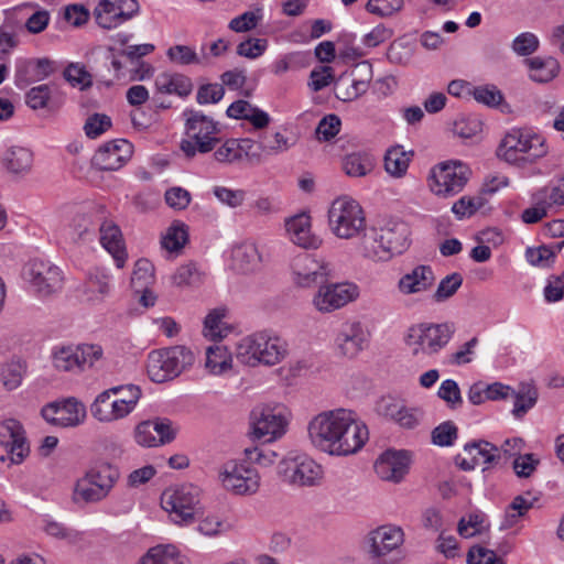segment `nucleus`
<instances>
[{
    "label": "nucleus",
    "mask_w": 564,
    "mask_h": 564,
    "mask_svg": "<svg viewBox=\"0 0 564 564\" xmlns=\"http://www.w3.org/2000/svg\"><path fill=\"white\" fill-rule=\"evenodd\" d=\"M307 440L313 448L332 457L359 453L369 440V430L358 413L349 408L319 411L307 422Z\"/></svg>",
    "instance_id": "obj_1"
},
{
    "label": "nucleus",
    "mask_w": 564,
    "mask_h": 564,
    "mask_svg": "<svg viewBox=\"0 0 564 564\" xmlns=\"http://www.w3.org/2000/svg\"><path fill=\"white\" fill-rule=\"evenodd\" d=\"M546 137L533 127H512L500 139L497 158L508 165L525 169L549 155Z\"/></svg>",
    "instance_id": "obj_2"
},
{
    "label": "nucleus",
    "mask_w": 564,
    "mask_h": 564,
    "mask_svg": "<svg viewBox=\"0 0 564 564\" xmlns=\"http://www.w3.org/2000/svg\"><path fill=\"white\" fill-rule=\"evenodd\" d=\"M455 332V325L451 322L412 324L403 333V349L414 361L434 358L452 341Z\"/></svg>",
    "instance_id": "obj_3"
},
{
    "label": "nucleus",
    "mask_w": 564,
    "mask_h": 564,
    "mask_svg": "<svg viewBox=\"0 0 564 564\" xmlns=\"http://www.w3.org/2000/svg\"><path fill=\"white\" fill-rule=\"evenodd\" d=\"M204 490L194 484L166 487L160 496V507L169 520L180 528L191 527L203 513Z\"/></svg>",
    "instance_id": "obj_4"
},
{
    "label": "nucleus",
    "mask_w": 564,
    "mask_h": 564,
    "mask_svg": "<svg viewBox=\"0 0 564 564\" xmlns=\"http://www.w3.org/2000/svg\"><path fill=\"white\" fill-rule=\"evenodd\" d=\"M235 355L237 360L246 366L272 367L288 357L289 344L276 334L258 332L241 338L236 345Z\"/></svg>",
    "instance_id": "obj_5"
},
{
    "label": "nucleus",
    "mask_w": 564,
    "mask_h": 564,
    "mask_svg": "<svg viewBox=\"0 0 564 564\" xmlns=\"http://www.w3.org/2000/svg\"><path fill=\"white\" fill-rule=\"evenodd\" d=\"M327 225L330 234L337 239H356L367 229L366 212L355 198L339 196L328 207Z\"/></svg>",
    "instance_id": "obj_6"
},
{
    "label": "nucleus",
    "mask_w": 564,
    "mask_h": 564,
    "mask_svg": "<svg viewBox=\"0 0 564 564\" xmlns=\"http://www.w3.org/2000/svg\"><path fill=\"white\" fill-rule=\"evenodd\" d=\"M282 482L294 488L319 487L325 479L323 465L306 453L291 451L276 465Z\"/></svg>",
    "instance_id": "obj_7"
},
{
    "label": "nucleus",
    "mask_w": 564,
    "mask_h": 564,
    "mask_svg": "<svg viewBox=\"0 0 564 564\" xmlns=\"http://www.w3.org/2000/svg\"><path fill=\"white\" fill-rule=\"evenodd\" d=\"M291 411L283 404H262L256 406L249 416V436L262 443L281 440L289 430Z\"/></svg>",
    "instance_id": "obj_8"
},
{
    "label": "nucleus",
    "mask_w": 564,
    "mask_h": 564,
    "mask_svg": "<svg viewBox=\"0 0 564 564\" xmlns=\"http://www.w3.org/2000/svg\"><path fill=\"white\" fill-rule=\"evenodd\" d=\"M119 477L120 471L112 464L107 462L95 464L76 480L73 499L85 503L102 501L109 496Z\"/></svg>",
    "instance_id": "obj_9"
},
{
    "label": "nucleus",
    "mask_w": 564,
    "mask_h": 564,
    "mask_svg": "<svg viewBox=\"0 0 564 564\" xmlns=\"http://www.w3.org/2000/svg\"><path fill=\"white\" fill-rule=\"evenodd\" d=\"M471 176L469 165L460 160H446L433 165L426 176L432 195L446 199L459 194Z\"/></svg>",
    "instance_id": "obj_10"
},
{
    "label": "nucleus",
    "mask_w": 564,
    "mask_h": 564,
    "mask_svg": "<svg viewBox=\"0 0 564 564\" xmlns=\"http://www.w3.org/2000/svg\"><path fill=\"white\" fill-rule=\"evenodd\" d=\"M404 541L405 533L400 525L386 523L367 533L365 547L372 563L398 564Z\"/></svg>",
    "instance_id": "obj_11"
},
{
    "label": "nucleus",
    "mask_w": 564,
    "mask_h": 564,
    "mask_svg": "<svg viewBox=\"0 0 564 564\" xmlns=\"http://www.w3.org/2000/svg\"><path fill=\"white\" fill-rule=\"evenodd\" d=\"M185 133L181 141V150L187 158L197 153H207L215 149L218 143V123L199 111L184 112Z\"/></svg>",
    "instance_id": "obj_12"
},
{
    "label": "nucleus",
    "mask_w": 564,
    "mask_h": 564,
    "mask_svg": "<svg viewBox=\"0 0 564 564\" xmlns=\"http://www.w3.org/2000/svg\"><path fill=\"white\" fill-rule=\"evenodd\" d=\"M194 362L193 352L182 346L156 349L149 352L147 373L153 382H165L182 373Z\"/></svg>",
    "instance_id": "obj_13"
},
{
    "label": "nucleus",
    "mask_w": 564,
    "mask_h": 564,
    "mask_svg": "<svg viewBox=\"0 0 564 564\" xmlns=\"http://www.w3.org/2000/svg\"><path fill=\"white\" fill-rule=\"evenodd\" d=\"M221 487L231 495L249 497L256 495L261 487V476L247 459H230L218 470Z\"/></svg>",
    "instance_id": "obj_14"
},
{
    "label": "nucleus",
    "mask_w": 564,
    "mask_h": 564,
    "mask_svg": "<svg viewBox=\"0 0 564 564\" xmlns=\"http://www.w3.org/2000/svg\"><path fill=\"white\" fill-rule=\"evenodd\" d=\"M22 279L29 290L40 297H48L62 290L64 273L46 259H32L22 270Z\"/></svg>",
    "instance_id": "obj_15"
},
{
    "label": "nucleus",
    "mask_w": 564,
    "mask_h": 564,
    "mask_svg": "<svg viewBox=\"0 0 564 564\" xmlns=\"http://www.w3.org/2000/svg\"><path fill=\"white\" fill-rule=\"evenodd\" d=\"M359 296L360 289L354 282H328L317 288L312 305L318 313L327 314L355 302Z\"/></svg>",
    "instance_id": "obj_16"
},
{
    "label": "nucleus",
    "mask_w": 564,
    "mask_h": 564,
    "mask_svg": "<svg viewBox=\"0 0 564 564\" xmlns=\"http://www.w3.org/2000/svg\"><path fill=\"white\" fill-rule=\"evenodd\" d=\"M140 12L138 0H98L93 17L104 30H113L135 18Z\"/></svg>",
    "instance_id": "obj_17"
},
{
    "label": "nucleus",
    "mask_w": 564,
    "mask_h": 564,
    "mask_svg": "<svg viewBox=\"0 0 564 564\" xmlns=\"http://www.w3.org/2000/svg\"><path fill=\"white\" fill-rule=\"evenodd\" d=\"M291 275L297 288L312 289L318 282L327 280L332 275V268L325 259L304 253L293 259Z\"/></svg>",
    "instance_id": "obj_18"
},
{
    "label": "nucleus",
    "mask_w": 564,
    "mask_h": 564,
    "mask_svg": "<svg viewBox=\"0 0 564 564\" xmlns=\"http://www.w3.org/2000/svg\"><path fill=\"white\" fill-rule=\"evenodd\" d=\"M41 414L52 425L76 427L85 422L87 411L83 402L70 397L44 405Z\"/></svg>",
    "instance_id": "obj_19"
},
{
    "label": "nucleus",
    "mask_w": 564,
    "mask_h": 564,
    "mask_svg": "<svg viewBox=\"0 0 564 564\" xmlns=\"http://www.w3.org/2000/svg\"><path fill=\"white\" fill-rule=\"evenodd\" d=\"M370 341V332L360 321H346L334 337L338 355L352 359L364 351Z\"/></svg>",
    "instance_id": "obj_20"
},
{
    "label": "nucleus",
    "mask_w": 564,
    "mask_h": 564,
    "mask_svg": "<svg viewBox=\"0 0 564 564\" xmlns=\"http://www.w3.org/2000/svg\"><path fill=\"white\" fill-rule=\"evenodd\" d=\"M263 256L252 240L235 243L226 253V267L236 274H253L262 269Z\"/></svg>",
    "instance_id": "obj_21"
},
{
    "label": "nucleus",
    "mask_w": 564,
    "mask_h": 564,
    "mask_svg": "<svg viewBox=\"0 0 564 564\" xmlns=\"http://www.w3.org/2000/svg\"><path fill=\"white\" fill-rule=\"evenodd\" d=\"M176 430L166 419L145 420L138 423L133 430V440L143 448L166 445L174 441Z\"/></svg>",
    "instance_id": "obj_22"
},
{
    "label": "nucleus",
    "mask_w": 564,
    "mask_h": 564,
    "mask_svg": "<svg viewBox=\"0 0 564 564\" xmlns=\"http://www.w3.org/2000/svg\"><path fill=\"white\" fill-rule=\"evenodd\" d=\"M285 237L299 248L317 250L323 238L313 231L312 216L306 212L294 214L284 220Z\"/></svg>",
    "instance_id": "obj_23"
},
{
    "label": "nucleus",
    "mask_w": 564,
    "mask_h": 564,
    "mask_svg": "<svg viewBox=\"0 0 564 564\" xmlns=\"http://www.w3.org/2000/svg\"><path fill=\"white\" fill-rule=\"evenodd\" d=\"M412 453L405 449H387L375 463L377 476L393 484L401 482L409 474Z\"/></svg>",
    "instance_id": "obj_24"
},
{
    "label": "nucleus",
    "mask_w": 564,
    "mask_h": 564,
    "mask_svg": "<svg viewBox=\"0 0 564 564\" xmlns=\"http://www.w3.org/2000/svg\"><path fill=\"white\" fill-rule=\"evenodd\" d=\"M435 281L436 276L431 265L415 264L400 275L397 290L402 296H420L430 292Z\"/></svg>",
    "instance_id": "obj_25"
},
{
    "label": "nucleus",
    "mask_w": 564,
    "mask_h": 564,
    "mask_svg": "<svg viewBox=\"0 0 564 564\" xmlns=\"http://www.w3.org/2000/svg\"><path fill=\"white\" fill-rule=\"evenodd\" d=\"M0 446L9 454L12 464H21L30 453L23 426L18 420L6 419L0 422Z\"/></svg>",
    "instance_id": "obj_26"
},
{
    "label": "nucleus",
    "mask_w": 564,
    "mask_h": 564,
    "mask_svg": "<svg viewBox=\"0 0 564 564\" xmlns=\"http://www.w3.org/2000/svg\"><path fill=\"white\" fill-rule=\"evenodd\" d=\"M133 145L126 139H116L104 143L95 153L94 164L105 171H117L131 159Z\"/></svg>",
    "instance_id": "obj_27"
},
{
    "label": "nucleus",
    "mask_w": 564,
    "mask_h": 564,
    "mask_svg": "<svg viewBox=\"0 0 564 564\" xmlns=\"http://www.w3.org/2000/svg\"><path fill=\"white\" fill-rule=\"evenodd\" d=\"M90 413L95 420L105 424L121 421L131 414L123 402L110 392V388L96 395L90 404Z\"/></svg>",
    "instance_id": "obj_28"
},
{
    "label": "nucleus",
    "mask_w": 564,
    "mask_h": 564,
    "mask_svg": "<svg viewBox=\"0 0 564 564\" xmlns=\"http://www.w3.org/2000/svg\"><path fill=\"white\" fill-rule=\"evenodd\" d=\"M380 241L384 246L387 260L400 256L410 247V228L405 223L399 221L379 229Z\"/></svg>",
    "instance_id": "obj_29"
},
{
    "label": "nucleus",
    "mask_w": 564,
    "mask_h": 564,
    "mask_svg": "<svg viewBox=\"0 0 564 564\" xmlns=\"http://www.w3.org/2000/svg\"><path fill=\"white\" fill-rule=\"evenodd\" d=\"M100 243L111 254L117 268H123L127 260V250L122 232L112 220H102L100 228Z\"/></svg>",
    "instance_id": "obj_30"
},
{
    "label": "nucleus",
    "mask_w": 564,
    "mask_h": 564,
    "mask_svg": "<svg viewBox=\"0 0 564 564\" xmlns=\"http://www.w3.org/2000/svg\"><path fill=\"white\" fill-rule=\"evenodd\" d=\"M500 456V449L487 441H479L466 444L460 467L465 470L474 469L477 466L489 465Z\"/></svg>",
    "instance_id": "obj_31"
},
{
    "label": "nucleus",
    "mask_w": 564,
    "mask_h": 564,
    "mask_svg": "<svg viewBox=\"0 0 564 564\" xmlns=\"http://www.w3.org/2000/svg\"><path fill=\"white\" fill-rule=\"evenodd\" d=\"M204 366L212 376L228 377L236 373L234 356L224 345H213L206 349Z\"/></svg>",
    "instance_id": "obj_32"
},
{
    "label": "nucleus",
    "mask_w": 564,
    "mask_h": 564,
    "mask_svg": "<svg viewBox=\"0 0 564 564\" xmlns=\"http://www.w3.org/2000/svg\"><path fill=\"white\" fill-rule=\"evenodd\" d=\"M256 142L249 138L228 139L214 152L217 162L231 164L252 156Z\"/></svg>",
    "instance_id": "obj_33"
},
{
    "label": "nucleus",
    "mask_w": 564,
    "mask_h": 564,
    "mask_svg": "<svg viewBox=\"0 0 564 564\" xmlns=\"http://www.w3.org/2000/svg\"><path fill=\"white\" fill-rule=\"evenodd\" d=\"M352 75L354 78L350 80L349 85H347L345 91H343L346 85L345 79H341L337 86V96L345 101L354 100L367 91L372 77V67L368 62H362L356 65Z\"/></svg>",
    "instance_id": "obj_34"
},
{
    "label": "nucleus",
    "mask_w": 564,
    "mask_h": 564,
    "mask_svg": "<svg viewBox=\"0 0 564 564\" xmlns=\"http://www.w3.org/2000/svg\"><path fill=\"white\" fill-rule=\"evenodd\" d=\"M106 209L104 206H94L88 210L76 212L67 224V234L72 240L83 239L94 229V217L104 218Z\"/></svg>",
    "instance_id": "obj_35"
},
{
    "label": "nucleus",
    "mask_w": 564,
    "mask_h": 564,
    "mask_svg": "<svg viewBox=\"0 0 564 564\" xmlns=\"http://www.w3.org/2000/svg\"><path fill=\"white\" fill-rule=\"evenodd\" d=\"M196 531L206 538H218L228 533L232 525L227 517L218 511H206L203 503V513L196 520Z\"/></svg>",
    "instance_id": "obj_36"
},
{
    "label": "nucleus",
    "mask_w": 564,
    "mask_h": 564,
    "mask_svg": "<svg viewBox=\"0 0 564 564\" xmlns=\"http://www.w3.org/2000/svg\"><path fill=\"white\" fill-rule=\"evenodd\" d=\"M1 161L9 173L25 175L32 170L34 154L29 148L13 145L6 150Z\"/></svg>",
    "instance_id": "obj_37"
},
{
    "label": "nucleus",
    "mask_w": 564,
    "mask_h": 564,
    "mask_svg": "<svg viewBox=\"0 0 564 564\" xmlns=\"http://www.w3.org/2000/svg\"><path fill=\"white\" fill-rule=\"evenodd\" d=\"M77 350L76 344H57L53 346L50 352L53 368L59 372H80Z\"/></svg>",
    "instance_id": "obj_38"
},
{
    "label": "nucleus",
    "mask_w": 564,
    "mask_h": 564,
    "mask_svg": "<svg viewBox=\"0 0 564 564\" xmlns=\"http://www.w3.org/2000/svg\"><path fill=\"white\" fill-rule=\"evenodd\" d=\"M227 116L237 120H247L256 129H263L270 123V116L268 112L242 99L232 102L227 108Z\"/></svg>",
    "instance_id": "obj_39"
},
{
    "label": "nucleus",
    "mask_w": 564,
    "mask_h": 564,
    "mask_svg": "<svg viewBox=\"0 0 564 564\" xmlns=\"http://www.w3.org/2000/svg\"><path fill=\"white\" fill-rule=\"evenodd\" d=\"M529 77L536 83H549L560 73L558 61L553 56H534L525 59Z\"/></svg>",
    "instance_id": "obj_40"
},
{
    "label": "nucleus",
    "mask_w": 564,
    "mask_h": 564,
    "mask_svg": "<svg viewBox=\"0 0 564 564\" xmlns=\"http://www.w3.org/2000/svg\"><path fill=\"white\" fill-rule=\"evenodd\" d=\"M356 252L364 259L372 262H387L384 246L380 241V235L377 229L365 231L357 238Z\"/></svg>",
    "instance_id": "obj_41"
},
{
    "label": "nucleus",
    "mask_w": 564,
    "mask_h": 564,
    "mask_svg": "<svg viewBox=\"0 0 564 564\" xmlns=\"http://www.w3.org/2000/svg\"><path fill=\"white\" fill-rule=\"evenodd\" d=\"M154 85L160 94L178 96H187L193 88L188 77L173 72L160 73L155 77Z\"/></svg>",
    "instance_id": "obj_42"
},
{
    "label": "nucleus",
    "mask_w": 564,
    "mask_h": 564,
    "mask_svg": "<svg viewBox=\"0 0 564 564\" xmlns=\"http://www.w3.org/2000/svg\"><path fill=\"white\" fill-rule=\"evenodd\" d=\"M412 152L405 151L401 145H394L387 150L384 154V170L393 178L403 177L412 161Z\"/></svg>",
    "instance_id": "obj_43"
},
{
    "label": "nucleus",
    "mask_w": 564,
    "mask_h": 564,
    "mask_svg": "<svg viewBox=\"0 0 564 564\" xmlns=\"http://www.w3.org/2000/svg\"><path fill=\"white\" fill-rule=\"evenodd\" d=\"M490 523L486 513L474 510L460 518L457 532L464 539H471L488 532Z\"/></svg>",
    "instance_id": "obj_44"
},
{
    "label": "nucleus",
    "mask_w": 564,
    "mask_h": 564,
    "mask_svg": "<svg viewBox=\"0 0 564 564\" xmlns=\"http://www.w3.org/2000/svg\"><path fill=\"white\" fill-rule=\"evenodd\" d=\"M226 318L227 310L225 307L212 310L204 319V337L210 340H218L226 337L231 330Z\"/></svg>",
    "instance_id": "obj_45"
},
{
    "label": "nucleus",
    "mask_w": 564,
    "mask_h": 564,
    "mask_svg": "<svg viewBox=\"0 0 564 564\" xmlns=\"http://www.w3.org/2000/svg\"><path fill=\"white\" fill-rule=\"evenodd\" d=\"M138 564H185L184 557L174 544H159L148 550Z\"/></svg>",
    "instance_id": "obj_46"
},
{
    "label": "nucleus",
    "mask_w": 564,
    "mask_h": 564,
    "mask_svg": "<svg viewBox=\"0 0 564 564\" xmlns=\"http://www.w3.org/2000/svg\"><path fill=\"white\" fill-rule=\"evenodd\" d=\"M375 167L373 159L370 154L364 152H354L343 159V170L351 177H362L368 175Z\"/></svg>",
    "instance_id": "obj_47"
},
{
    "label": "nucleus",
    "mask_w": 564,
    "mask_h": 564,
    "mask_svg": "<svg viewBox=\"0 0 564 564\" xmlns=\"http://www.w3.org/2000/svg\"><path fill=\"white\" fill-rule=\"evenodd\" d=\"M188 239L187 226L181 221H174L161 236V247L165 251L178 252Z\"/></svg>",
    "instance_id": "obj_48"
},
{
    "label": "nucleus",
    "mask_w": 564,
    "mask_h": 564,
    "mask_svg": "<svg viewBox=\"0 0 564 564\" xmlns=\"http://www.w3.org/2000/svg\"><path fill=\"white\" fill-rule=\"evenodd\" d=\"M37 525L47 535L65 540L68 543H76L80 539V534L77 531L65 527L63 523L57 522L50 516H42L37 520Z\"/></svg>",
    "instance_id": "obj_49"
},
{
    "label": "nucleus",
    "mask_w": 564,
    "mask_h": 564,
    "mask_svg": "<svg viewBox=\"0 0 564 564\" xmlns=\"http://www.w3.org/2000/svg\"><path fill=\"white\" fill-rule=\"evenodd\" d=\"M167 59L177 66L188 65H200L203 66V59L200 54L196 52V48L191 45L176 44L167 48Z\"/></svg>",
    "instance_id": "obj_50"
},
{
    "label": "nucleus",
    "mask_w": 564,
    "mask_h": 564,
    "mask_svg": "<svg viewBox=\"0 0 564 564\" xmlns=\"http://www.w3.org/2000/svg\"><path fill=\"white\" fill-rule=\"evenodd\" d=\"M513 409L512 414L520 419L531 410L538 401V391L532 386H522L519 390L513 389Z\"/></svg>",
    "instance_id": "obj_51"
},
{
    "label": "nucleus",
    "mask_w": 564,
    "mask_h": 564,
    "mask_svg": "<svg viewBox=\"0 0 564 564\" xmlns=\"http://www.w3.org/2000/svg\"><path fill=\"white\" fill-rule=\"evenodd\" d=\"M22 8L32 10L31 15L26 19V21L24 23L25 30L29 33L40 34L47 29V26L51 22L50 11L41 8L35 2L23 3Z\"/></svg>",
    "instance_id": "obj_52"
},
{
    "label": "nucleus",
    "mask_w": 564,
    "mask_h": 564,
    "mask_svg": "<svg viewBox=\"0 0 564 564\" xmlns=\"http://www.w3.org/2000/svg\"><path fill=\"white\" fill-rule=\"evenodd\" d=\"M111 275L105 269H95L89 273L86 288L87 293H91L89 299L99 300L110 291Z\"/></svg>",
    "instance_id": "obj_53"
},
{
    "label": "nucleus",
    "mask_w": 564,
    "mask_h": 564,
    "mask_svg": "<svg viewBox=\"0 0 564 564\" xmlns=\"http://www.w3.org/2000/svg\"><path fill=\"white\" fill-rule=\"evenodd\" d=\"M212 192L221 205L232 209L242 207L247 199V192L242 188L215 185Z\"/></svg>",
    "instance_id": "obj_54"
},
{
    "label": "nucleus",
    "mask_w": 564,
    "mask_h": 564,
    "mask_svg": "<svg viewBox=\"0 0 564 564\" xmlns=\"http://www.w3.org/2000/svg\"><path fill=\"white\" fill-rule=\"evenodd\" d=\"M154 265L148 259H139L134 263L131 284L134 291H141L145 286H150L154 283Z\"/></svg>",
    "instance_id": "obj_55"
},
{
    "label": "nucleus",
    "mask_w": 564,
    "mask_h": 564,
    "mask_svg": "<svg viewBox=\"0 0 564 564\" xmlns=\"http://www.w3.org/2000/svg\"><path fill=\"white\" fill-rule=\"evenodd\" d=\"M110 392L123 402L124 408L133 413L142 398V389L134 383L119 384L110 387Z\"/></svg>",
    "instance_id": "obj_56"
},
{
    "label": "nucleus",
    "mask_w": 564,
    "mask_h": 564,
    "mask_svg": "<svg viewBox=\"0 0 564 564\" xmlns=\"http://www.w3.org/2000/svg\"><path fill=\"white\" fill-rule=\"evenodd\" d=\"M203 274L194 263L178 267L171 275L172 284L177 288L194 286L202 282Z\"/></svg>",
    "instance_id": "obj_57"
},
{
    "label": "nucleus",
    "mask_w": 564,
    "mask_h": 564,
    "mask_svg": "<svg viewBox=\"0 0 564 564\" xmlns=\"http://www.w3.org/2000/svg\"><path fill=\"white\" fill-rule=\"evenodd\" d=\"M263 20V9L249 10L230 20L228 28L236 33L251 31Z\"/></svg>",
    "instance_id": "obj_58"
},
{
    "label": "nucleus",
    "mask_w": 564,
    "mask_h": 564,
    "mask_svg": "<svg viewBox=\"0 0 564 564\" xmlns=\"http://www.w3.org/2000/svg\"><path fill=\"white\" fill-rule=\"evenodd\" d=\"M478 345L477 337H473L464 343L457 349L452 351L446 357V362L451 366L462 367L474 361L476 357V347Z\"/></svg>",
    "instance_id": "obj_59"
},
{
    "label": "nucleus",
    "mask_w": 564,
    "mask_h": 564,
    "mask_svg": "<svg viewBox=\"0 0 564 564\" xmlns=\"http://www.w3.org/2000/svg\"><path fill=\"white\" fill-rule=\"evenodd\" d=\"M24 365L20 360H11L1 368L0 378L7 390H15L22 383Z\"/></svg>",
    "instance_id": "obj_60"
},
{
    "label": "nucleus",
    "mask_w": 564,
    "mask_h": 564,
    "mask_svg": "<svg viewBox=\"0 0 564 564\" xmlns=\"http://www.w3.org/2000/svg\"><path fill=\"white\" fill-rule=\"evenodd\" d=\"M484 205V199L480 196L464 195L456 200L452 206V213L459 220L470 218Z\"/></svg>",
    "instance_id": "obj_61"
},
{
    "label": "nucleus",
    "mask_w": 564,
    "mask_h": 564,
    "mask_svg": "<svg viewBox=\"0 0 564 564\" xmlns=\"http://www.w3.org/2000/svg\"><path fill=\"white\" fill-rule=\"evenodd\" d=\"M290 147L288 137L279 131L261 134L259 140V148L265 154H278L289 150Z\"/></svg>",
    "instance_id": "obj_62"
},
{
    "label": "nucleus",
    "mask_w": 564,
    "mask_h": 564,
    "mask_svg": "<svg viewBox=\"0 0 564 564\" xmlns=\"http://www.w3.org/2000/svg\"><path fill=\"white\" fill-rule=\"evenodd\" d=\"M79 359V371L93 368L104 358V349L98 344H77Z\"/></svg>",
    "instance_id": "obj_63"
},
{
    "label": "nucleus",
    "mask_w": 564,
    "mask_h": 564,
    "mask_svg": "<svg viewBox=\"0 0 564 564\" xmlns=\"http://www.w3.org/2000/svg\"><path fill=\"white\" fill-rule=\"evenodd\" d=\"M467 564H505V561L494 550L476 544L467 553Z\"/></svg>",
    "instance_id": "obj_64"
}]
</instances>
